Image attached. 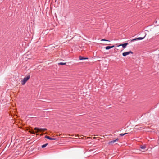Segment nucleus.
Returning a JSON list of instances; mask_svg holds the SVG:
<instances>
[{"mask_svg": "<svg viewBox=\"0 0 159 159\" xmlns=\"http://www.w3.org/2000/svg\"><path fill=\"white\" fill-rule=\"evenodd\" d=\"M128 43H124L123 44H120V45H118V46L119 47L120 46H122L123 48H125L128 45Z\"/></svg>", "mask_w": 159, "mask_h": 159, "instance_id": "6", "label": "nucleus"}, {"mask_svg": "<svg viewBox=\"0 0 159 159\" xmlns=\"http://www.w3.org/2000/svg\"><path fill=\"white\" fill-rule=\"evenodd\" d=\"M127 134V133H124V134L121 133V134H120V136H122L125 135L126 134Z\"/></svg>", "mask_w": 159, "mask_h": 159, "instance_id": "12", "label": "nucleus"}, {"mask_svg": "<svg viewBox=\"0 0 159 159\" xmlns=\"http://www.w3.org/2000/svg\"><path fill=\"white\" fill-rule=\"evenodd\" d=\"M48 143H46V144H44V145H42V148H44V147H46V146L48 145Z\"/></svg>", "mask_w": 159, "mask_h": 159, "instance_id": "10", "label": "nucleus"}, {"mask_svg": "<svg viewBox=\"0 0 159 159\" xmlns=\"http://www.w3.org/2000/svg\"><path fill=\"white\" fill-rule=\"evenodd\" d=\"M101 41H108V42H109L110 41L108 40H106V39H102L101 40Z\"/></svg>", "mask_w": 159, "mask_h": 159, "instance_id": "14", "label": "nucleus"}, {"mask_svg": "<svg viewBox=\"0 0 159 159\" xmlns=\"http://www.w3.org/2000/svg\"><path fill=\"white\" fill-rule=\"evenodd\" d=\"M144 38V37H143V38H142V37H139V38H135V39H132L131 40V41L132 42V41H134L142 40V39H143Z\"/></svg>", "mask_w": 159, "mask_h": 159, "instance_id": "4", "label": "nucleus"}, {"mask_svg": "<svg viewBox=\"0 0 159 159\" xmlns=\"http://www.w3.org/2000/svg\"><path fill=\"white\" fill-rule=\"evenodd\" d=\"M37 130V131L36 132V133H37V132H39V131H38V130Z\"/></svg>", "mask_w": 159, "mask_h": 159, "instance_id": "16", "label": "nucleus"}, {"mask_svg": "<svg viewBox=\"0 0 159 159\" xmlns=\"http://www.w3.org/2000/svg\"><path fill=\"white\" fill-rule=\"evenodd\" d=\"M36 135H38V134H36Z\"/></svg>", "mask_w": 159, "mask_h": 159, "instance_id": "17", "label": "nucleus"}, {"mask_svg": "<svg viewBox=\"0 0 159 159\" xmlns=\"http://www.w3.org/2000/svg\"><path fill=\"white\" fill-rule=\"evenodd\" d=\"M29 132L32 134H35V133L33 131V130H29Z\"/></svg>", "mask_w": 159, "mask_h": 159, "instance_id": "13", "label": "nucleus"}, {"mask_svg": "<svg viewBox=\"0 0 159 159\" xmlns=\"http://www.w3.org/2000/svg\"><path fill=\"white\" fill-rule=\"evenodd\" d=\"M66 63L60 62L58 63L59 65H64L66 64Z\"/></svg>", "mask_w": 159, "mask_h": 159, "instance_id": "11", "label": "nucleus"}, {"mask_svg": "<svg viewBox=\"0 0 159 159\" xmlns=\"http://www.w3.org/2000/svg\"><path fill=\"white\" fill-rule=\"evenodd\" d=\"M79 58L80 60H85V59H88V58H85V57H82L81 56H79Z\"/></svg>", "mask_w": 159, "mask_h": 159, "instance_id": "7", "label": "nucleus"}, {"mask_svg": "<svg viewBox=\"0 0 159 159\" xmlns=\"http://www.w3.org/2000/svg\"><path fill=\"white\" fill-rule=\"evenodd\" d=\"M114 47V45H113L112 46H107L106 47V48H105L107 50H108V49H111V48L113 47Z\"/></svg>", "mask_w": 159, "mask_h": 159, "instance_id": "9", "label": "nucleus"}, {"mask_svg": "<svg viewBox=\"0 0 159 159\" xmlns=\"http://www.w3.org/2000/svg\"><path fill=\"white\" fill-rule=\"evenodd\" d=\"M30 75H29L24 78L23 80L21 81V83L22 85L25 84L27 81L30 79Z\"/></svg>", "mask_w": 159, "mask_h": 159, "instance_id": "1", "label": "nucleus"}, {"mask_svg": "<svg viewBox=\"0 0 159 159\" xmlns=\"http://www.w3.org/2000/svg\"><path fill=\"white\" fill-rule=\"evenodd\" d=\"M141 148L142 149H145V146H142L141 147Z\"/></svg>", "mask_w": 159, "mask_h": 159, "instance_id": "15", "label": "nucleus"}, {"mask_svg": "<svg viewBox=\"0 0 159 159\" xmlns=\"http://www.w3.org/2000/svg\"><path fill=\"white\" fill-rule=\"evenodd\" d=\"M158 56H159V54H158Z\"/></svg>", "mask_w": 159, "mask_h": 159, "instance_id": "18", "label": "nucleus"}, {"mask_svg": "<svg viewBox=\"0 0 159 159\" xmlns=\"http://www.w3.org/2000/svg\"><path fill=\"white\" fill-rule=\"evenodd\" d=\"M34 130H38V131H39V132H43L45 131H46L47 130L46 128H35L34 129Z\"/></svg>", "mask_w": 159, "mask_h": 159, "instance_id": "2", "label": "nucleus"}, {"mask_svg": "<svg viewBox=\"0 0 159 159\" xmlns=\"http://www.w3.org/2000/svg\"><path fill=\"white\" fill-rule=\"evenodd\" d=\"M118 139L117 138L115 140H113V141H111L109 142L108 143V144H112V143H114L115 142H116V141H118Z\"/></svg>", "mask_w": 159, "mask_h": 159, "instance_id": "5", "label": "nucleus"}, {"mask_svg": "<svg viewBox=\"0 0 159 159\" xmlns=\"http://www.w3.org/2000/svg\"><path fill=\"white\" fill-rule=\"evenodd\" d=\"M133 52L132 51H129V52H126L123 53H122V55L124 56H125L127 55H129L130 54H133Z\"/></svg>", "mask_w": 159, "mask_h": 159, "instance_id": "3", "label": "nucleus"}, {"mask_svg": "<svg viewBox=\"0 0 159 159\" xmlns=\"http://www.w3.org/2000/svg\"><path fill=\"white\" fill-rule=\"evenodd\" d=\"M45 137V138H46L47 139H48L50 140H56V139H55V138H51L50 137H49L48 136H46Z\"/></svg>", "mask_w": 159, "mask_h": 159, "instance_id": "8", "label": "nucleus"}]
</instances>
